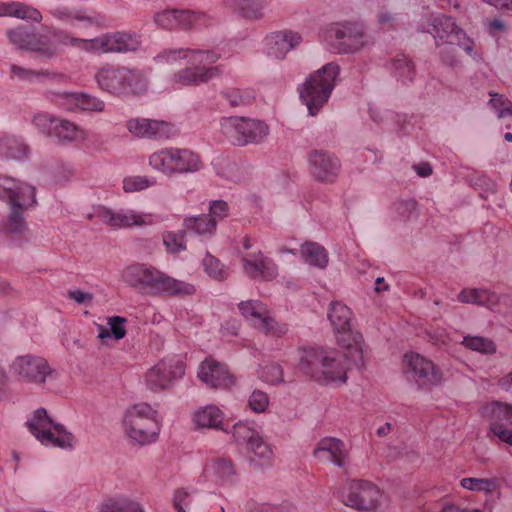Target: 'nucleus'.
<instances>
[{"instance_id":"1","label":"nucleus","mask_w":512,"mask_h":512,"mask_svg":"<svg viewBox=\"0 0 512 512\" xmlns=\"http://www.w3.org/2000/svg\"><path fill=\"white\" fill-rule=\"evenodd\" d=\"M6 36L13 45L32 53L34 59L41 62L56 58L63 48L99 55L135 51L140 46V39L136 34L120 31L86 39L57 27H48L46 33L30 32L23 27H17L7 30Z\"/></svg>"},{"instance_id":"2","label":"nucleus","mask_w":512,"mask_h":512,"mask_svg":"<svg viewBox=\"0 0 512 512\" xmlns=\"http://www.w3.org/2000/svg\"><path fill=\"white\" fill-rule=\"evenodd\" d=\"M220 58V54L214 50L177 48L164 49L154 57L159 64H180L185 61L186 66L170 77V85L173 89H181L188 86H199L217 78L221 74L218 66H212Z\"/></svg>"},{"instance_id":"3","label":"nucleus","mask_w":512,"mask_h":512,"mask_svg":"<svg viewBox=\"0 0 512 512\" xmlns=\"http://www.w3.org/2000/svg\"><path fill=\"white\" fill-rule=\"evenodd\" d=\"M347 354V350L340 353L323 347L303 348L299 352L298 368L320 384L339 386L347 381L348 363L361 366L356 365Z\"/></svg>"},{"instance_id":"4","label":"nucleus","mask_w":512,"mask_h":512,"mask_svg":"<svg viewBox=\"0 0 512 512\" xmlns=\"http://www.w3.org/2000/svg\"><path fill=\"white\" fill-rule=\"evenodd\" d=\"M122 282L128 287L149 295L182 297L192 295L195 287L175 279L147 264H132L122 272Z\"/></svg>"},{"instance_id":"5","label":"nucleus","mask_w":512,"mask_h":512,"mask_svg":"<svg viewBox=\"0 0 512 512\" xmlns=\"http://www.w3.org/2000/svg\"><path fill=\"white\" fill-rule=\"evenodd\" d=\"M94 80L100 90L116 97L139 96L149 87L144 70L121 65H102L95 72Z\"/></svg>"},{"instance_id":"6","label":"nucleus","mask_w":512,"mask_h":512,"mask_svg":"<svg viewBox=\"0 0 512 512\" xmlns=\"http://www.w3.org/2000/svg\"><path fill=\"white\" fill-rule=\"evenodd\" d=\"M339 74V65L336 62H330L311 73L299 87L300 98L307 106L309 115H317L328 102Z\"/></svg>"},{"instance_id":"7","label":"nucleus","mask_w":512,"mask_h":512,"mask_svg":"<svg viewBox=\"0 0 512 512\" xmlns=\"http://www.w3.org/2000/svg\"><path fill=\"white\" fill-rule=\"evenodd\" d=\"M327 316L338 345L347 350V356H350L356 365H363V338L352 327V310L344 303L334 301L328 307Z\"/></svg>"},{"instance_id":"8","label":"nucleus","mask_w":512,"mask_h":512,"mask_svg":"<svg viewBox=\"0 0 512 512\" xmlns=\"http://www.w3.org/2000/svg\"><path fill=\"white\" fill-rule=\"evenodd\" d=\"M125 434L133 442L146 445L158 438L160 433L159 415L148 403H137L129 407L123 418Z\"/></svg>"},{"instance_id":"9","label":"nucleus","mask_w":512,"mask_h":512,"mask_svg":"<svg viewBox=\"0 0 512 512\" xmlns=\"http://www.w3.org/2000/svg\"><path fill=\"white\" fill-rule=\"evenodd\" d=\"M26 427L44 446L72 449L75 438L61 423L56 422L44 408L36 409L27 419Z\"/></svg>"},{"instance_id":"10","label":"nucleus","mask_w":512,"mask_h":512,"mask_svg":"<svg viewBox=\"0 0 512 512\" xmlns=\"http://www.w3.org/2000/svg\"><path fill=\"white\" fill-rule=\"evenodd\" d=\"M421 30L429 33L434 38L437 48L445 45H457L467 55L473 58L477 57V53L474 51L473 40L449 16L442 14L430 15L421 24Z\"/></svg>"},{"instance_id":"11","label":"nucleus","mask_w":512,"mask_h":512,"mask_svg":"<svg viewBox=\"0 0 512 512\" xmlns=\"http://www.w3.org/2000/svg\"><path fill=\"white\" fill-rule=\"evenodd\" d=\"M344 505L361 512H384L388 498L380 488L368 480H351L341 493Z\"/></svg>"},{"instance_id":"12","label":"nucleus","mask_w":512,"mask_h":512,"mask_svg":"<svg viewBox=\"0 0 512 512\" xmlns=\"http://www.w3.org/2000/svg\"><path fill=\"white\" fill-rule=\"evenodd\" d=\"M222 133L235 145L263 143L269 133V126L262 120L244 117H226L221 119Z\"/></svg>"},{"instance_id":"13","label":"nucleus","mask_w":512,"mask_h":512,"mask_svg":"<svg viewBox=\"0 0 512 512\" xmlns=\"http://www.w3.org/2000/svg\"><path fill=\"white\" fill-rule=\"evenodd\" d=\"M324 38L343 54L358 52L369 43L364 25L357 21L331 23L324 32Z\"/></svg>"},{"instance_id":"14","label":"nucleus","mask_w":512,"mask_h":512,"mask_svg":"<svg viewBox=\"0 0 512 512\" xmlns=\"http://www.w3.org/2000/svg\"><path fill=\"white\" fill-rule=\"evenodd\" d=\"M9 368L12 376L19 382L36 387H44L54 373L44 357L34 354L17 356Z\"/></svg>"},{"instance_id":"15","label":"nucleus","mask_w":512,"mask_h":512,"mask_svg":"<svg viewBox=\"0 0 512 512\" xmlns=\"http://www.w3.org/2000/svg\"><path fill=\"white\" fill-rule=\"evenodd\" d=\"M403 372L409 380L420 387L438 386L443 382L442 371L433 361L416 352H408L403 357Z\"/></svg>"},{"instance_id":"16","label":"nucleus","mask_w":512,"mask_h":512,"mask_svg":"<svg viewBox=\"0 0 512 512\" xmlns=\"http://www.w3.org/2000/svg\"><path fill=\"white\" fill-rule=\"evenodd\" d=\"M241 315L256 329L266 335L281 337L288 332V326L277 322L265 304L258 300L241 301L238 304Z\"/></svg>"},{"instance_id":"17","label":"nucleus","mask_w":512,"mask_h":512,"mask_svg":"<svg viewBox=\"0 0 512 512\" xmlns=\"http://www.w3.org/2000/svg\"><path fill=\"white\" fill-rule=\"evenodd\" d=\"M95 214L103 223L115 229L130 228L133 226H151L161 220L156 214L137 212L132 209L115 211L105 206L98 207Z\"/></svg>"},{"instance_id":"18","label":"nucleus","mask_w":512,"mask_h":512,"mask_svg":"<svg viewBox=\"0 0 512 512\" xmlns=\"http://www.w3.org/2000/svg\"><path fill=\"white\" fill-rule=\"evenodd\" d=\"M0 200L9 207H34L36 187L32 184L0 174Z\"/></svg>"},{"instance_id":"19","label":"nucleus","mask_w":512,"mask_h":512,"mask_svg":"<svg viewBox=\"0 0 512 512\" xmlns=\"http://www.w3.org/2000/svg\"><path fill=\"white\" fill-rule=\"evenodd\" d=\"M185 373L183 363L176 358H167L159 361L150 368L145 375V383L152 391L169 389L174 382Z\"/></svg>"},{"instance_id":"20","label":"nucleus","mask_w":512,"mask_h":512,"mask_svg":"<svg viewBox=\"0 0 512 512\" xmlns=\"http://www.w3.org/2000/svg\"><path fill=\"white\" fill-rule=\"evenodd\" d=\"M155 24L162 29H190L206 26L209 18L205 13L189 10L168 9L154 14Z\"/></svg>"},{"instance_id":"21","label":"nucleus","mask_w":512,"mask_h":512,"mask_svg":"<svg viewBox=\"0 0 512 512\" xmlns=\"http://www.w3.org/2000/svg\"><path fill=\"white\" fill-rule=\"evenodd\" d=\"M125 126L130 134L137 138L166 140L178 134L173 124L147 118H131Z\"/></svg>"},{"instance_id":"22","label":"nucleus","mask_w":512,"mask_h":512,"mask_svg":"<svg viewBox=\"0 0 512 512\" xmlns=\"http://www.w3.org/2000/svg\"><path fill=\"white\" fill-rule=\"evenodd\" d=\"M308 163L310 172L317 181L332 183L338 177L340 170L339 160L326 151H312L309 154Z\"/></svg>"},{"instance_id":"23","label":"nucleus","mask_w":512,"mask_h":512,"mask_svg":"<svg viewBox=\"0 0 512 512\" xmlns=\"http://www.w3.org/2000/svg\"><path fill=\"white\" fill-rule=\"evenodd\" d=\"M199 379L209 387L228 389L236 384L235 377L227 367L213 359L204 360L198 369Z\"/></svg>"},{"instance_id":"24","label":"nucleus","mask_w":512,"mask_h":512,"mask_svg":"<svg viewBox=\"0 0 512 512\" xmlns=\"http://www.w3.org/2000/svg\"><path fill=\"white\" fill-rule=\"evenodd\" d=\"M241 263L244 273L252 279L269 281L278 275L277 265L261 251L245 254Z\"/></svg>"},{"instance_id":"25","label":"nucleus","mask_w":512,"mask_h":512,"mask_svg":"<svg viewBox=\"0 0 512 512\" xmlns=\"http://www.w3.org/2000/svg\"><path fill=\"white\" fill-rule=\"evenodd\" d=\"M302 42L303 36L300 32L292 29L279 30L266 37L267 53L269 56L281 60Z\"/></svg>"},{"instance_id":"26","label":"nucleus","mask_w":512,"mask_h":512,"mask_svg":"<svg viewBox=\"0 0 512 512\" xmlns=\"http://www.w3.org/2000/svg\"><path fill=\"white\" fill-rule=\"evenodd\" d=\"M202 477L206 482L218 486H228L234 483L236 471L230 459L214 457L205 463Z\"/></svg>"},{"instance_id":"27","label":"nucleus","mask_w":512,"mask_h":512,"mask_svg":"<svg viewBox=\"0 0 512 512\" xmlns=\"http://www.w3.org/2000/svg\"><path fill=\"white\" fill-rule=\"evenodd\" d=\"M173 177L199 172L203 168L200 155L193 150L179 147H168Z\"/></svg>"},{"instance_id":"28","label":"nucleus","mask_w":512,"mask_h":512,"mask_svg":"<svg viewBox=\"0 0 512 512\" xmlns=\"http://www.w3.org/2000/svg\"><path fill=\"white\" fill-rule=\"evenodd\" d=\"M322 454H327V460L342 469L347 468L350 463V448L338 438H322L314 450V455L320 458Z\"/></svg>"},{"instance_id":"29","label":"nucleus","mask_w":512,"mask_h":512,"mask_svg":"<svg viewBox=\"0 0 512 512\" xmlns=\"http://www.w3.org/2000/svg\"><path fill=\"white\" fill-rule=\"evenodd\" d=\"M52 16L63 23L72 24L74 21L82 23L84 27L106 26V18L98 13H86L83 9H71L68 7H59L51 11Z\"/></svg>"},{"instance_id":"30","label":"nucleus","mask_w":512,"mask_h":512,"mask_svg":"<svg viewBox=\"0 0 512 512\" xmlns=\"http://www.w3.org/2000/svg\"><path fill=\"white\" fill-rule=\"evenodd\" d=\"M52 137L64 145L78 144L87 140L88 133L75 122L57 118L56 124L53 126Z\"/></svg>"},{"instance_id":"31","label":"nucleus","mask_w":512,"mask_h":512,"mask_svg":"<svg viewBox=\"0 0 512 512\" xmlns=\"http://www.w3.org/2000/svg\"><path fill=\"white\" fill-rule=\"evenodd\" d=\"M270 2L271 0H225V6L246 19L257 20L264 17Z\"/></svg>"},{"instance_id":"32","label":"nucleus","mask_w":512,"mask_h":512,"mask_svg":"<svg viewBox=\"0 0 512 512\" xmlns=\"http://www.w3.org/2000/svg\"><path fill=\"white\" fill-rule=\"evenodd\" d=\"M458 300L466 304H477L485 306L491 310L500 311V297L486 289H464L458 295Z\"/></svg>"},{"instance_id":"33","label":"nucleus","mask_w":512,"mask_h":512,"mask_svg":"<svg viewBox=\"0 0 512 512\" xmlns=\"http://www.w3.org/2000/svg\"><path fill=\"white\" fill-rule=\"evenodd\" d=\"M223 420L224 412L213 404L200 407L193 413V422L199 428L223 430Z\"/></svg>"},{"instance_id":"34","label":"nucleus","mask_w":512,"mask_h":512,"mask_svg":"<svg viewBox=\"0 0 512 512\" xmlns=\"http://www.w3.org/2000/svg\"><path fill=\"white\" fill-rule=\"evenodd\" d=\"M30 148L21 139L5 135L0 138V155L14 160H23L29 156Z\"/></svg>"},{"instance_id":"35","label":"nucleus","mask_w":512,"mask_h":512,"mask_svg":"<svg viewBox=\"0 0 512 512\" xmlns=\"http://www.w3.org/2000/svg\"><path fill=\"white\" fill-rule=\"evenodd\" d=\"M299 252L301 259L310 266L324 269L328 264L327 251L316 242H305Z\"/></svg>"},{"instance_id":"36","label":"nucleus","mask_w":512,"mask_h":512,"mask_svg":"<svg viewBox=\"0 0 512 512\" xmlns=\"http://www.w3.org/2000/svg\"><path fill=\"white\" fill-rule=\"evenodd\" d=\"M183 226L185 231L191 232L203 239L210 238L216 231L215 219H209L205 214L186 217Z\"/></svg>"},{"instance_id":"37","label":"nucleus","mask_w":512,"mask_h":512,"mask_svg":"<svg viewBox=\"0 0 512 512\" xmlns=\"http://www.w3.org/2000/svg\"><path fill=\"white\" fill-rule=\"evenodd\" d=\"M246 457L252 466L259 468L271 462L273 451L270 445L260 437L249 447L246 446Z\"/></svg>"},{"instance_id":"38","label":"nucleus","mask_w":512,"mask_h":512,"mask_svg":"<svg viewBox=\"0 0 512 512\" xmlns=\"http://www.w3.org/2000/svg\"><path fill=\"white\" fill-rule=\"evenodd\" d=\"M226 432L232 433L237 443L245 444L247 447L262 437L259 426L253 421H239L233 425L231 431Z\"/></svg>"},{"instance_id":"39","label":"nucleus","mask_w":512,"mask_h":512,"mask_svg":"<svg viewBox=\"0 0 512 512\" xmlns=\"http://www.w3.org/2000/svg\"><path fill=\"white\" fill-rule=\"evenodd\" d=\"M99 512H145L141 504L124 495H118L105 500Z\"/></svg>"},{"instance_id":"40","label":"nucleus","mask_w":512,"mask_h":512,"mask_svg":"<svg viewBox=\"0 0 512 512\" xmlns=\"http://www.w3.org/2000/svg\"><path fill=\"white\" fill-rule=\"evenodd\" d=\"M392 75L403 83L411 82L415 77L414 64L405 56L397 55L390 63Z\"/></svg>"},{"instance_id":"41","label":"nucleus","mask_w":512,"mask_h":512,"mask_svg":"<svg viewBox=\"0 0 512 512\" xmlns=\"http://www.w3.org/2000/svg\"><path fill=\"white\" fill-rule=\"evenodd\" d=\"M148 165L152 170L166 177H173V170H171L170 152L168 151V147L161 148L152 152L148 156Z\"/></svg>"},{"instance_id":"42","label":"nucleus","mask_w":512,"mask_h":512,"mask_svg":"<svg viewBox=\"0 0 512 512\" xmlns=\"http://www.w3.org/2000/svg\"><path fill=\"white\" fill-rule=\"evenodd\" d=\"M10 75L13 79L27 82H34L41 78L54 79L57 76L54 72H49L47 70H34L17 64H12L10 66Z\"/></svg>"},{"instance_id":"43","label":"nucleus","mask_w":512,"mask_h":512,"mask_svg":"<svg viewBox=\"0 0 512 512\" xmlns=\"http://www.w3.org/2000/svg\"><path fill=\"white\" fill-rule=\"evenodd\" d=\"M482 415L490 421L489 432L497 436L502 442L512 446V430L505 428L502 424L505 419L494 416L491 411H488V405L483 407Z\"/></svg>"},{"instance_id":"44","label":"nucleus","mask_w":512,"mask_h":512,"mask_svg":"<svg viewBox=\"0 0 512 512\" xmlns=\"http://www.w3.org/2000/svg\"><path fill=\"white\" fill-rule=\"evenodd\" d=\"M466 349L478 352L483 355H491L496 352L495 343L486 337L481 336H464L460 342Z\"/></svg>"},{"instance_id":"45","label":"nucleus","mask_w":512,"mask_h":512,"mask_svg":"<svg viewBox=\"0 0 512 512\" xmlns=\"http://www.w3.org/2000/svg\"><path fill=\"white\" fill-rule=\"evenodd\" d=\"M9 12L10 17H15L18 19L32 21L36 23L41 22L43 18L41 12L37 8L19 1L10 2Z\"/></svg>"},{"instance_id":"46","label":"nucleus","mask_w":512,"mask_h":512,"mask_svg":"<svg viewBox=\"0 0 512 512\" xmlns=\"http://www.w3.org/2000/svg\"><path fill=\"white\" fill-rule=\"evenodd\" d=\"M460 486L473 492L491 494L497 488L496 481L489 478L466 477L460 480Z\"/></svg>"},{"instance_id":"47","label":"nucleus","mask_w":512,"mask_h":512,"mask_svg":"<svg viewBox=\"0 0 512 512\" xmlns=\"http://www.w3.org/2000/svg\"><path fill=\"white\" fill-rule=\"evenodd\" d=\"M31 207H9L6 229L13 234H21L26 228L24 213Z\"/></svg>"},{"instance_id":"48","label":"nucleus","mask_w":512,"mask_h":512,"mask_svg":"<svg viewBox=\"0 0 512 512\" xmlns=\"http://www.w3.org/2000/svg\"><path fill=\"white\" fill-rule=\"evenodd\" d=\"M258 377L269 385H276L283 382V369L277 363H266L259 366Z\"/></svg>"},{"instance_id":"49","label":"nucleus","mask_w":512,"mask_h":512,"mask_svg":"<svg viewBox=\"0 0 512 512\" xmlns=\"http://www.w3.org/2000/svg\"><path fill=\"white\" fill-rule=\"evenodd\" d=\"M56 121L57 117L46 112H36L31 118V123L37 131L49 137H52L53 126Z\"/></svg>"},{"instance_id":"50","label":"nucleus","mask_w":512,"mask_h":512,"mask_svg":"<svg viewBox=\"0 0 512 512\" xmlns=\"http://www.w3.org/2000/svg\"><path fill=\"white\" fill-rule=\"evenodd\" d=\"M156 184L154 177L135 175L128 176L123 180V190L127 193L138 192Z\"/></svg>"},{"instance_id":"51","label":"nucleus","mask_w":512,"mask_h":512,"mask_svg":"<svg viewBox=\"0 0 512 512\" xmlns=\"http://www.w3.org/2000/svg\"><path fill=\"white\" fill-rule=\"evenodd\" d=\"M163 244L167 252L177 254L186 249L185 231H169L163 234Z\"/></svg>"},{"instance_id":"52","label":"nucleus","mask_w":512,"mask_h":512,"mask_svg":"<svg viewBox=\"0 0 512 512\" xmlns=\"http://www.w3.org/2000/svg\"><path fill=\"white\" fill-rule=\"evenodd\" d=\"M194 502V491H189L186 488H180L174 492L173 506L178 512H189Z\"/></svg>"},{"instance_id":"53","label":"nucleus","mask_w":512,"mask_h":512,"mask_svg":"<svg viewBox=\"0 0 512 512\" xmlns=\"http://www.w3.org/2000/svg\"><path fill=\"white\" fill-rule=\"evenodd\" d=\"M490 108L496 113L498 118L512 116V102L504 95L490 93Z\"/></svg>"},{"instance_id":"54","label":"nucleus","mask_w":512,"mask_h":512,"mask_svg":"<svg viewBox=\"0 0 512 512\" xmlns=\"http://www.w3.org/2000/svg\"><path fill=\"white\" fill-rule=\"evenodd\" d=\"M105 102L88 93L80 92L78 102V112H103Z\"/></svg>"},{"instance_id":"55","label":"nucleus","mask_w":512,"mask_h":512,"mask_svg":"<svg viewBox=\"0 0 512 512\" xmlns=\"http://www.w3.org/2000/svg\"><path fill=\"white\" fill-rule=\"evenodd\" d=\"M270 400L269 396L266 392L262 390H254L248 397V407L257 414L264 413L268 406Z\"/></svg>"},{"instance_id":"56","label":"nucleus","mask_w":512,"mask_h":512,"mask_svg":"<svg viewBox=\"0 0 512 512\" xmlns=\"http://www.w3.org/2000/svg\"><path fill=\"white\" fill-rule=\"evenodd\" d=\"M214 167L217 174L221 177L232 181L240 180V176L238 174L239 167L235 162H231L228 159H220L214 163Z\"/></svg>"},{"instance_id":"57","label":"nucleus","mask_w":512,"mask_h":512,"mask_svg":"<svg viewBox=\"0 0 512 512\" xmlns=\"http://www.w3.org/2000/svg\"><path fill=\"white\" fill-rule=\"evenodd\" d=\"M80 92H63L55 95L54 102L69 112H78Z\"/></svg>"},{"instance_id":"58","label":"nucleus","mask_w":512,"mask_h":512,"mask_svg":"<svg viewBox=\"0 0 512 512\" xmlns=\"http://www.w3.org/2000/svg\"><path fill=\"white\" fill-rule=\"evenodd\" d=\"M203 266L207 274L214 279L223 280L226 278V271L223 265L214 256L207 254L203 259Z\"/></svg>"},{"instance_id":"59","label":"nucleus","mask_w":512,"mask_h":512,"mask_svg":"<svg viewBox=\"0 0 512 512\" xmlns=\"http://www.w3.org/2000/svg\"><path fill=\"white\" fill-rule=\"evenodd\" d=\"M229 214L228 204L223 200H214L209 204V219H215V226L218 221L223 220Z\"/></svg>"},{"instance_id":"60","label":"nucleus","mask_w":512,"mask_h":512,"mask_svg":"<svg viewBox=\"0 0 512 512\" xmlns=\"http://www.w3.org/2000/svg\"><path fill=\"white\" fill-rule=\"evenodd\" d=\"M126 319L121 316H112L107 319L111 335L116 340H121L126 335Z\"/></svg>"},{"instance_id":"61","label":"nucleus","mask_w":512,"mask_h":512,"mask_svg":"<svg viewBox=\"0 0 512 512\" xmlns=\"http://www.w3.org/2000/svg\"><path fill=\"white\" fill-rule=\"evenodd\" d=\"M488 411L498 418H504L512 425V405L502 402H493L488 404Z\"/></svg>"},{"instance_id":"62","label":"nucleus","mask_w":512,"mask_h":512,"mask_svg":"<svg viewBox=\"0 0 512 512\" xmlns=\"http://www.w3.org/2000/svg\"><path fill=\"white\" fill-rule=\"evenodd\" d=\"M295 505L285 500L280 504H270V503H262L258 505L255 512H295Z\"/></svg>"},{"instance_id":"63","label":"nucleus","mask_w":512,"mask_h":512,"mask_svg":"<svg viewBox=\"0 0 512 512\" xmlns=\"http://www.w3.org/2000/svg\"><path fill=\"white\" fill-rule=\"evenodd\" d=\"M67 296L79 305H90L93 300L91 293L84 292L80 289L69 290Z\"/></svg>"},{"instance_id":"64","label":"nucleus","mask_w":512,"mask_h":512,"mask_svg":"<svg viewBox=\"0 0 512 512\" xmlns=\"http://www.w3.org/2000/svg\"><path fill=\"white\" fill-rule=\"evenodd\" d=\"M454 45H448V47H440L439 54L444 64L454 67L458 65L459 60L455 53Z\"/></svg>"}]
</instances>
